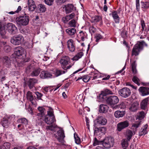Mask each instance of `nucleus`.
<instances>
[{"mask_svg":"<svg viewBox=\"0 0 149 149\" xmlns=\"http://www.w3.org/2000/svg\"><path fill=\"white\" fill-rule=\"evenodd\" d=\"M25 15L17 17L15 19V22L19 26H25L28 24L29 18V16Z\"/></svg>","mask_w":149,"mask_h":149,"instance_id":"2","label":"nucleus"},{"mask_svg":"<svg viewBox=\"0 0 149 149\" xmlns=\"http://www.w3.org/2000/svg\"><path fill=\"white\" fill-rule=\"evenodd\" d=\"M67 72V70L62 71L61 70H56L55 72V74L56 76H58L61 74H64Z\"/></svg>","mask_w":149,"mask_h":149,"instance_id":"40","label":"nucleus"},{"mask_svg":"<svg viewBox=\"0 0 149 149\" xmlns=\"http://www.w3.org/2000/svg\"><path fill=\"white\" fill-rule=\"evenodd\" d=\"M55 121L54 117H51L46 116L45 117V122L48 124H52Z\"/></svg>","mask_w":149,"mask_h":149,"instance_id":"19","label":"nucleus"},{"mask_svg":"<svg viewBox=\"0 0 149 149\" xmlns=\"http://www.w3.org/2000/svg\"><path fill=\"white\" fill-rule=\"evenodd\" d=\"M24 38L20 35L14 36L11 38V42L15 45H18L21 44L23 41Z\"/></svg>","mask_w":149,"mask_h":149,"instance_id":"5","label":"nucleus"},{"mask_svg":"<svg viewBox=\"0 0 149 149\" xmlns=\"http://www.w3.org/2000/svg\"><path fill=\"white\" fill-rule=\"evenodd\" d=\"M4 64L7 67H9L11 64V61L8 57L5 56L3 57Z\"/></svg>","mask_w":149,"mask_h":149,"instance_id":"24","label":"nucleus"},{"mask_svg":"<svg viewBox=\"0 0 149 149\" xmlns=\"http://www.w3.org/2000/svg\"><path fill=\"white\" fill-rule=\"evenodd\" d=\"M148 127V125L147 124L142 127L140 130V136L144 135L147 134L148 132V131L147 130Z\"/></svg>","mask_w":149,"mask_h":149,"instance_id":"23","label":"nucleus"},{"mask_svg":"<svg viewBox=\"0 0 149 149\" xmlns=\"http://www.w3.org/2000/svg\"><path fill=\"white\" fill-rule=\"evenodd\" d=\"M147 112V111L146 110L140 111V120L143 119L145 117Z\"/></svg>","mask_w":149,"mask_h":149,"instance_id":"50","label":"nucleus"},{"mask_svg":"<svg viewBox=\"0 0 149 149\" xmlns=\"http://www.w3.org/2000/svg\"><path fill=\"white\" fill-rule=\"evenodd\" d=\"M26 97L27 99L31 102L33 100V97L32 93L29 91H28L26 94Z\"/></svg>","mask_w":149,"mask_h":149,"instance_id":"38","label":"nucleus"},{"mask_svg":"<svg viewBox=\"0 0 149 149\" xmlns=\"http://www.w3.org/2000/svg\"><path fill=\"white\" fill-rule=\"evenodd\" d=\"M65 6L66 13H69L72 12L73 10H75V7L72 4H68Z\"/></svg>","mask_w":149,"mask_h":149,"instance_id":"18","label":"nucleus"},{"mask_svg":"<svg viewBox=\"0 0 149 149\" xmlns=\"http://www.w3.org/2000/svg\"><path fill=\"white\" fill-rule=\"evenodd\" d=\"M90 32L92 33H94L96 31V29L93 26H91L89 28Z\"/></svg>","mask_w":149,"mask_h":149,"instance_id":"57","label":"nucleus"},{"mask_svg":"<svg viewBox=\"0 0 149 149\" xmlns=\"http://www.w3.org/2000/svg\"><path fill=\"white\" fill-rule=\"evenodd\" d=\"M29 10L30 11H33L36 8V6L34 3L32 4L31 5L28 6Z\"/></svg>","mask_w":149,"mask_h":149,"instance_id":"52","label":"nucleus"},{"mask_svg":"<svg viewBox=\"0 0 149 149\" xmlns=\"http://www.w3.org/2000/svg\"><path fill=\"white\" fill-rule=\"evenodd\" d=\"M129 125V121L127 120L118 123L117 124V130L119 132L127 127Z\"/></svg>","mask_w":149,"mask_h":149,"instance_id":"8","label":"nucleus"},{"mask_svg":"<svg viewBox=\"0 0 149 149\" xmlns=\"http://www.w3.org/2000/svg\"><path fill=\"white\" fill-rule=\"evenodd\" d=\"M21 10L22 8L21 6H18L17 10L16 11H15V12L11 11L10 12H8V13L10 14L13 15L16 13H19V12Z\"/></svg>","mask_w":149,"mask_h":149,"instance_id":"51","label":"nucleus"},{"mask_svg":"<svg viewBox=\"0 0 149 149\" xmlns=\"http://www.w3.org/2000/svg\"><path fill=\"white\" fill-rule=\"evenodd\" d=\"M26 51L23 48L21 47H16L15 49V53L17 56H19L25 54Z\"/></svg>","mask_w":149,"mask_h":149,"instance_id":"10","label":"nucleus"},{"mask_svg":"<svg viewBox=\"0 0 149 149\" xmlns=\"http://www.w3.org/2000/svg\"><path fill=\"white\" fill-rule=\"evenodd\" d=\"M126 107V106L124 102H122L120 104L118 105H116L114 107V109H117L120 108L121 109H124Z\"/></svg>","mask_w":149,"mask_h":149,"instance_id":"36","label":"nucleus"},{"mask_svg":"<svg viewBox=\"0 0 149 149\" xmlns=\"http://www.w3.org/2000/svg\"><path fill=\"white\" fill-rule=\"evenodd\" d=\"M17 121L19 123H22L25 125L28 124L27 120L25 118L19 119Z\"/></svg>","mask_w":149,"mask_h":149,"instance_id":"35","label":"nucleus"},{"mask_svg":"<svg viewBox=\"0 0 149 149\" xmlns=\"http://www.w3.org/2000/svg\"><path fill=\"white\" fill-rule=\"evenodd\" d=\"M84 55V53L82 52H80L77 54L72 58L73 61H77L79 59L81 58Z\"/></svg>","mask_w":149,"mask_h":149,"instance_id":"33","label":"nucleus"},{"mask_svg":"<svg viewBox=\"0 0 149 149\" xmlns=\"http://www.w3.org/2000/svg\"><path fill=\"white\" fill-rule=\"evenodd\" d=\"M57 126L55 125H52L49 126H47L46 127V129L50 130L53 131L56 128Z\"/></svg>","mask_w":149,"mask_h":149,"instance_id":"49","label":"nucleus"},{"mask_svg":"<svg viewBox=\"0 0 149 149\" xmlns=\"http://www.w3.org/2000/svg\"><path fill=\"white\" fill-rule=\"evenodd\" d=\"M66 31L68 35L72 36L75 33L76 30L74 28H69L66 29Z\"/></svg>","mask_w":149,"mask_h":149,"instance_id":"27","label":"nucleus"},{"mask_svg":"<svg viewBox=\"0 0 149 149\" xmlns=\"http://www.w3.org/2000/svg\"><path fill=\"white\" fill-rule=\"evenodd\" d=\"M141 7L142 8H147L149 7V3L147 2H144L141 1Z\"/></svg>","mask_w":149,"mask_h":149,"instance_id":"44","label":"nucleus"},{"mask_svg":"<svg viewBox=\"0 0 149 149\" xmlns=\"http://www.w3.org/2000/svg\"><path fill=\"white\" fill-rule=\"evenodd\" d=\"M112 16L116 23H118L120 21V18L117 14V12L116 11L113 10L111 13Z\"/></svg>","mask_w":149,"mask_h":149,"instance_id":"22","label":"nucleus"},{"mask_svg":"<svg viewBox=\"0 0 149 149\" xmlns=\"http://www.w3.org/2000/svg\"><path fill=\"white\" fill-rule=\"evenodd\" d=\"M119 94L122 97L126 98L131 94L130 90L127 87H124L118 91Z\"/></svg>","mask_w":149,"mask_h":149,"instance_id":"6","label":"nucleus"},{"mask_svg":"<svg viewBox=\"0 0 149 149\" xmlns=\"http://www.w3.org/2000/svg\"><path fill=\"white\" fill-rule=\"evenodd\" d=\"M29 32V29L27 28H24L21 30V33L24 34H27Z\"/></svg>","mask_w":149,"mask_h":149,"instance_id":"53","label":"nucleus"},{"mask_svg":"<svg viewBox=\"0 0 149 149\" xmlns=\"http://www.w3.org/2000/svg\"><path fill=\"white\" fill-rule=\"evenodd\" d=\"M140 51V42H138L134 47L132 51V55L137 56L139 54Z\"/></svg>","mask_w":149,"mask_h":149,"instance_id":"11","label":"nucleus"},{"mask_svg":"<svg viewBox=\"0 0 149 149\" xmlns=\"http://www.w3.org/2000/svg\"><path fill=\"white\" fill-rule=\"evenodd\" d=\"M131 67L132 72L134 74H136L137 72V71L136 69V64L135 62L132 63Z\"/></svg>","mask_w":149,"mask_h":149,"instance_id":"41","label":"nucleus"},{"mask_svg":"<svg viewBox=\"0 0 149 149\" xmlns=\"http://www.w3.org/2000/svg\"><path fill=\"white\" fill-rule=\"evenodd\" d=\"M113 139L111 138H107L103 140L99 141L95 137L94 138L93 145L95 146L98 145L102 144L106 148H109L113 146Z\"/></svg>","mask_w":149,"mask_h":149,"instance_id":"1","label":"nucleus"},{"mask_svg":"<svg viewBox=\"0 0 149 149\" xmlns=\"http://www.w3.org/2000/svg\"><path fill=\"white\" fill-rule=\"evenodd\" d=\"M54 135L58 141L60 142H63V139L65 137L64 131L61 129L58 131Z\"/></svg>","mask_w":149,"mask_h":149,"instance_id":"9","label":"nucleus"},{"mask_svg":"<svg viewBox=\"0 0 149 149\" xmlns=\"http://www.w3.org/2000/svg\"><path fill=\"white\" fill-rule=\"evenodd\" d=\"M90 79V78L89 76L85 75L83 77V80L85 82H88Z\"/></svg>","mask_w":149,"mask_h":149,"instance_id":"56","label":"nucleus"},{"mask_svg":"<svg viewBox=\"0 0 149 149\" xmlns=\"http://www.w3.org/2000/svg\"><path fill=\"white\" fill-rule=\"evenodd\" d=\"M106 102L107 104L114 109V107L119 102V99L116 96L113 95L107 97Z\"/></svg>","mask_w":149,"mask_h":149,"instance_id":"4","label":"nucleus"},{"mask_svg":"<svg viewBox=\"0 0 149 149\" xmlns=\"http://www.w3.org/2000/svg\"><path fill=\"white\" fill-rule=\"evenodd\" d=\"M67 45V47L70 51L73 52L74 51L75 47L72 39H70L68 41Z\"/></svg>","mask_w":149,"mask_h":149,"instance_id":"14","label":"nucleus"},{"mask_svg":"<svg viewBox=\"0 0 149 149\" xmlns=\"http://www.w3.org/2000/svg\"><path fill=\"white\" fill-rule=\"evenodd\" d=\"M140 92L141 93V95L144 96L149 94V88L144 87H140Z\"/></svg>","mask_w":149,"mask_h":149,"instance_id":"21","label":"nucleus"},{"mask_svg":"<svg viewBox=\"0 0 149 149\" xmlns=\"http://www.w3.org/2000/svg\"><path fill=\"white\" fill-rule=\"evenodd\" d=\"M134 120L135 123L133 124L132 127L136 128H138L140 124V115H138L136 116Z\"/></svg>","mask_w":149,"mask_h":149,"instance_id":"26","label":"nucleus"},{"mask_svg":"<svg viewBox=\"0 0 149 149\" xmlns=\"http://www.w3.org/2000/svg\"><path fill=\"white\" fill-rule=\"evenodd\" d=\"M109 109V107L107 105L102 104L100 106L99 110L101 113H106L107 112Z\"/></svg>","mask_w":149,"mask_h":149,"instance_id":"16","label":"nucleus"},{"mask_svg":"<svg viewBox=\"0 0 149 149\" xmlns=\"http://www.w3.org/2000/svg\"><path fill=\"white\" fill-rule=\"evenodd\" d=\"M10 147V144L8 142L4 143L1 147V149H9Z\"/></svg>","mask_w":149,"mask_h":149,"instance_id":"39","label":"nucleus"},{"mask_svg":"<svg viewBox=\"0 0 149 149\" xmlns=\"http://www.w3.org/2000/svg\"><path fill=\"white\" fill-rule=\"evenodd\" d=\"M87 34L86 32L81 31L79 32L78 35V38H80L82 41L85 40V38L87 37Z\"/></svg>","mask_w":149,"mask_h":149,"instance_id":"31","label":"nucleus"},{"mask_svg":"<svg viewBox=\"0 0 149 149\" xmlns=\"http://www.w3.org/2000/svg\"><path fill=\"white\" fill-rule=\"evenodd\" d=\"M78 113L80 115H81L83 112V109L82 105L80 104L79 106H78Z\"/></svg>","mask_w":149,"mask_h":149,"instance_id":"54","label":"nucleus"},{"mask_svg":"<svg viewBox=\"0 0 149 149\" xmlns=\"http://www.w3.org/2000/svg\"><path fill=\"white\" fill-rule=\"evenodd\" d=\"M6 30L11 34H15L17 30V27L15 25L12 23H8L6 25Z\"/></svg>","mask_w":149,"mask_h":149,"instance_id":"7","label":"nucleus"},{"mask_svg":"<svg viewBox=\"0 0 149 149\" xmlns=\"http://www.w3.org/2000/svg\"><path fill=\"white\" fill-rule=\"evenodd\" d=\"M40 77L42 79H45L48 77H50L52 75L49 72L45 71H42L40 74Z\"/></svg>","mask_w":149,"mask_h":149,"instance_id":"20","label":"nucleus"},{"mask_svg":"<svg viewBox=\"0 0 149 149\" xmlns=\"http://www.w3.org/2000/svg\"><path fill=\"white\" fill-rule=\"evenodd\" d=\"M50 87H49V86L45 87L43 88V90L44 91L43 92H44L45 93H46L48 92L49 90H50V91H52V89L50 90Z\"/></svg>","mask_w":149,"mask_h":149,"instance_id":"61","label":"nucleus"},{"mask_svg":"<svg viewBox=\"0 0 149 149\" xmlns=\"http://www.w3.org/2000/svg\"><path fill=\"white\" fill-rule=\"evenodd\" d=\"M125 114V111H117L114 113V116L116 118H119L123 117Z\"/></svg>","mask_w":149,"mask_h":149,"instance_id":"30","label":"nucleus"},{"mask_svg":"<svg viewBox=\"0 0 149 149\" xmlns=\"http://www.w3.org/2000/svg\"><path fill=\"white\" fill-rule=\"evenodd\" d=\"M133 135V132L132 130L129 129H127L126 130L125 135L128 141H130Z\"/></svg>","mask_w":149,"mask_h":149,"instance_id":"25","label":"nucleus"},{"mask_svg":"<svg viewBox=\"0 0 149 149\" xmlns=\"http://www.w3.org/2000/svg\"><path fill=\"white\" fill-rule=\"evenodd\" d=\"M4 50L6 52H8L10 51L11 47L8 45H6L4 47Z\"/></svg>","mask_w":149,"mask_h":149,"instance_id":"62","label":"nucleus"},{"mask_svg":"<svg viewBox=\"0 0 149 149\" xmlns=\"http://www.w3.org/2000/svg\"><path fill=\"white\" fill-rule=\"evenodd\" d=\"M40 72V68H36L33 70L31 74V75L32 77L37 76L39 74Z\"/></svg>","mask_w":149,"mask_h":149,"instance_id":"34","label":"nucleus"},{"mask_svg":"<svg viewBox=\"0 0 149 149\" xmlns=\"http://www.w3.org/2000/svg\"><path fill=\"white\" fill-rule=\"evenodd\" d=\"M1 124L4 127H7L9 124L7 119L5 118H3L1 122Z\"/></svg>","mask_w":149,"mask_h":149,"instance_id":"37","label":"nucleus"},{"mask_svg":"<svg viewBox=\"0 0 149 149\" xmlns=\"http://www.w3.org/2000/svg\"><path fill=\"white\" fill-rule=\"evenodd\" d=\"M54 0H45V3L47 5H51L53 2Z\"/></svg>","mask_w":149,"mask_h":149,"instance_id":"63","label":"nucleus"},{"mask_svg":"<svg viewBox=\"0 0 149 149\" xmlns=\"http://www.w3.org/2000/svg\"><path fill=\"white\" fill-rule=\"evenodd\" d=\"M38 109L40 113H37V116L41 117H42L45 115L44 111L45 109L42 107H39Z\"/></svg>","mask_w":149,"mask_h":149,"instance_id":"32","label":"nucleus"},{"mask_svg":"<svg viewBox=\"0 0 149 149\" xmlns=\"http://www.w3.org/2000/svg\"><path fill=\"white\" fill-rule=\"evenodd\" d=\"M39 8L40 11L42 13L44 12L46 10V8L45 6L42 4H39Z\"/></svg>","mask_w":149,"mask_h":149,"instance_id":"47","label":"nucleus"},{"mask_svg":"<svg viewBox=\"0 0 149 149\" xmlns=\"http://www.w3.org/2000/svg\"><path fill=\"white\" fill-rule=\"evenodd\" d=\"M66 0H56V2L58 5H61L66 1Z\"/></svg>","mask_w":149,"mask_h":149,"instance_id":"55","label":"nucleus"},{"mask_svg":"<svg viewBox=\"0 0 149 149\" xmlns=\"http://www.w3.org/2000/svg\"><path fill=\"white\" fill-rule=\"evenodd\" d=\"M148 98H146L143 99L141 102L140 105L141 106V108L143 110H145L146 107H147V104L148 103Z\"/></svg>","mask_w":149,"mask_h":149,"instance_id":"28","label":"nucleus"},{"mask_svg":"<svg viewBox=\"0 0 149 149\" xmlns=\"http://www.w3.org/2000/svg\"><path fill=\"white\" fill-rule=\"evenodd\" d=\"M112 94L113 93L111 91L107 89H105L104 91L101 92L99 95V97L100 98L104 99L107 95Z\"/></svg>","mask_w":149,"mask_h":149,"instance_id":"15","label":"nucleus"},{"mask_svg":"<svg viewBox=\"0 0 149 149\" xmlns=\"http://www.w3.org/2000/svg\"><path fill=\"white\" fill-rule=\"evenodd\" d=\"M141 23L142 28L141 29L142 30V31H143L144 30V28H145V27L144 21L143 20H141Z\"/></svg>","mask_w":149,"mask_h":149,"instance_id":"64","label":"nucleus"},{"mask_svg":"<svg viewBox=\"0 0 149 149\" xmlns=\"http://www.w3.org/2000/svg\"><path fill=\"white\" fill-rule=\"evenodd\" d=\"M139 105L137 102H135L131 104L129 109L132 111L135 112L139 109Z\"/></svg>","mask_w":149,"mask_h":149,"instance_id":"17","label":"nucleus"},{"mask_svg":"<svg viewBox=\"0 0 149 149\" xmlns=\"http://www.w3.org/2000/svg\"><path fill=\"white\" fill-rule=\"evenodd\" d=\"M92 19L94 22H97L101 19L102 18L99 16H95L93 17Z\"/></svg>","mask_w":149,"mask_h":149,"instance_id":"43","label":"nucleus"},{"mask_svg":"<svg viewBox=\"0 0 149 149\" xmlns=\"http://www.w3.org/2000/svg\"><path fill=\"white\" fill-rule=\"evenodd\" d=\"M95 38L96 39V41L98 42L100 39L102 38V36L100 34L97 33L96 35Z\"/></svg>","mask_w":149,"mask_h":149,"instance_id":"58","label":"nucleus"},{"mask_svg":"<svg viewBox=\"0 0 149 149\" xmlns=\"http://www.w3.org/2000/svg\"><path fill=\"white\" fill-rule=\"evenodd\" d=\"M128 141L127 139H123L122 141L121 144L123 147H127L128 146Z\"/></svg>","mask_w":149,"mask_h":149,"instance_id":"42","label":"nucleus"},{"mask_svg":"<svg viewBox=\"0 0 149 149\" xmlns=\"http://www.w3.org/2000/svg\"><path fill=\"white\" fill-rule=\"evenodd\" d=\"M5 25L2 22L0 21V33L2 37L3 38H6V31L5 30Z\"/></svg>","mask_w":149,"mask_h":149,"instance_id":"13","label":"nucleus"},{"mask_svg":"<svg viewBox=\"0 0 149 149\" xmlns=\"http://www.w3.org/2000/svg\"><path fill=\"white\" fill-rule=\"evenodd\" d=\"M132 80L134 83L136 84L138 86L140 84L139 83V79L136 76H133Z\"/></svg>","mask_w":149,"mask_h":149,"instance_id":"45","label":"nucleus"},{"mask_svg":"<svg viewBox=\"0 0 149 149\" xmlns=\"http://www.w3.org/2000/svg\"><path fill=\"white\" fill-rule=\"evenodd\" d=\"M97 120L98 123L102 125H105L107 122V120L102 116L98 117Z\"/></svg>","mask_w":149,"mask_h":149,"instance_id":"29","label":"nucleus"},{"mask_svg":"<svg viewBox=\"0 0 149 149\" xmlns=\"http://www.w3.org/2000/svg\"><path fill=\"white\" fill-rule=\"evenodd\" d=\"M147 44L144 41H140V50L143 49V47L144 46L147 47Z\"/></svg>","mask_w":149,"mask_h":149,"instance_id":"60","label":"nucleus"},{"mask_svg":"<svg viewBox=\"0 0 149 149\" xmlns=\"http://www.w3.org/2000/svg\"><path fill=\"white\" fill-rule=\"evenodd\" d=\"M59 62L61 65L62 68L64 70L69 69L72 66L71 65L66 66L70 62V58L68 56H63L61 58Z\"/></svg>","mask_w":149,"mask_h":149,"instance_id":"3","label":"nucleus"},{"mask_svg":"<svg viewBox=\"0 0 149 149\" xmlns=\"http://www.w3.org/2000/svg\"><path fill=\"white\" fill-rule=\"evenodd\" d=\"M74 137L75 143L77 144H79L81 142V140L79 138L77 134H74Z\"/></svg>","mask_w":149,"mask_h":149,"instance_id":"46","label":"nucleus"},{"mask_svg":"<svg viewBox=\"0 0 149 149\" xmlns=\"http://www.w3.org/2000/svg\"><path fill=\"white\" fill-rule=\"evenodd\" d=\"M38 83V80L35 78H30L28 81L27 84L29 88L31 89L34 87L36 84Z\"/></svg>","mask_w":149,"mask_h":149,"instance_id":"12","label":"nucleus"},{"mask_svg":"<svg viewBox=\"0 0 149 149\" xmlns=\"http://www.w3.org/2000/svg\"><path fill=\"white\" fill-rule=\"evenodd\" d=\"M76 22L74 20L72 19L69 22L68 25L70 26L75 27L76 26Z\"/></svg>","mask_w":149,"mask_h":149,"instance_id":"48","label":"nucleus"},{"mask_svg":"<svg viewBox=\"0 0 149 149\" xmlns=\"http://www.w3.org/2000/svg\"><path fill=\"white\" fill-rule=\"evenodd\" d=\"M70 19L68 15H66L65 17L62 18V20L64 23H66Z\"/></svg>","mask_w":149,"mask_h":149,"instance_id":"59","label":"nucleus"}]
</instances>
